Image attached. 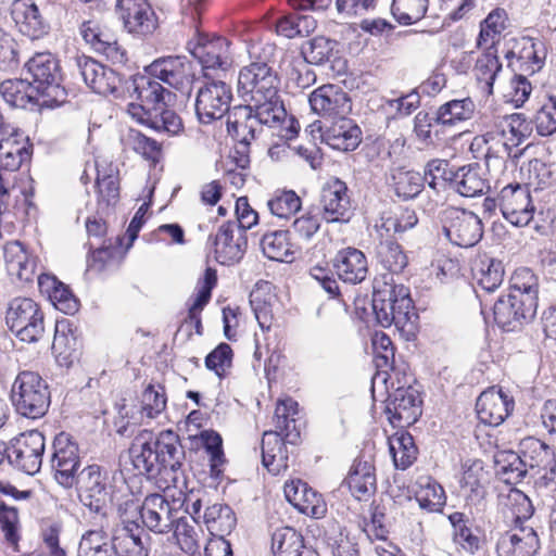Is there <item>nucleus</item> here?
I'll list each match as a JSON object with an SVG mask.
<instances>
[{
  "label": "nucleus",
  "instance_id": "44",
  "mask_svg": "<svg viewBox=\"0 0 556 556\" xmlns=\"http://www.w3.org/2000/svg\"><path fill=\"white\" fill-rule=\"evenodd\" d=\"M271 549L275 556H308L311 551L305 549L303 536L291 527L277 529L271 536Z\"/></svg>",
  "mask_w": 556,
  "mask_h": 556
},
{
  "label": "nucleus",
  "instance_id": "54",
  "mask_svg": "<svg viewBox=\"0 0 556 556\" xmlns=\"http://www.w3.org/2000/svg\"><path fill=\"white\" fill-rule=\"evenodd\" d=\"M298 413V403L292 399L280 400L275 409V422L278 433L283 434L285 439L294 444L300 437L299 432H292L290 427L294 424V415Z\"/></svg>",
  "mask_w": 556,
  "mask_h": 556
},
{
  "label": "nucleus",
  "instance_id": "11",
  "mask_svg": "<svg viewBox=\"0 0 556 556\" xmlns=\"http://www.w3.org/2000/svg\"><path fill=\"white\" fill-rule=\"evenodd\" d=\"M46 441L38 430H30L15 438L7 450L10 463L27 475H35L42 464Z\"/></svg>",
  "mask_w": 556,
  "mask_h": 556
},
{
  "label": "nucleus",
  "instance_id": "41",
  "mask_svg": "<svg viewBox=\"0 0 556 556\" xmlns=\"http://www.w3.org/2000/svg\"><path fill=\"white\" fill-rule=\"evenodd\" d=\"M476 104L471 98L453 99L440 105L434 122L442 126H455L473 117Z\"/></svg>",
  "mask_w": 556,
  "mask_h": 556
},
{
  "label": "nucleus",
  "instance_id": "17",
  "mask_svg": "<svg viewBox=\"0 0 556 556\" xmlns=\"http://www.w3.org/2000/svg\"><path fill=\"white\" fill-rule=\"evenodd\" d=\"M498 201L503 216L511 225L523 227L532 220L534 206L528 187L518 184L505 186Z\"/></svg>",
  "mask_w": 556,
  "mask_h": 556
},
{
  "label": "nucleus",
  "instance_id": "43",
  "mask_svg": "<svg viewBox=\"0 0 556 556\" xmlns=\"http://www.w3.org/2000/svg\"><path fill=\"white\" fill-rule=\"evenodd\" d=\"M416 501L421 509L429 513H440L446 503L444 489L431 477H420L416 482Z\"/></svg>",
  "mask_w": 556,
  "mask_h": 556
},
{
  "label": "nucleus",
  "instance_id": "8",
  "mask_svg": "<svg viewBox=\"0 0 556 556\" xmlns=\"http://www.w3.org/2000/svg\"><path fill=\"white\" fill-rule=\"evenodd\" d=\"M439 217L443 235L457 247H473L483 236L481 219L470 211L446 207L440 212Z\"/></svg>",
  "mask_w": 556,
  "mask_h": 556
},
{
  "label": "nucleus",
  "instance_id": "52",
  "mask_svg": "<svg viewBox=\"0 0 556 556\" xmlns=\"http://www.w3.org/2000/svg\"><path fill=\"white\" fill-rule=\"evenodd\" d=\"M426 179L417 172L396 168L391 173L390 184L399 198L409 200L421 192Z\"/></svg>",
  "mask_w": 556,
  "mask_h": 556
},
{
  "label": "nucleus",
  "instance_id": "50",
  "mask_svg": "<svg viewBox=\"0 0 556 556\" xmlns=\"http://www.w3.org/2000/svg\"><path fill=\"white\" fill-rule=\"evenodd\" d=\"M495 468L502 480L509 484L518 483L528 471L520 454L513 451L496 453Z\"/></svg>",
  "mask_w": 556,
  "mask_h": 556
},
{
  "label": "nucleus",
  "instance_id": "55",
  "mask_svg": "<svg viewBox=\"0 0 556 556\" xmlns=\"http://www.w3.org/2000/svg\"><path fill=\"white\" fill-rule=\"evenodd\" d=\"M377 260L391 273H401L408 263L402 247L392 240H386L379 243L377 247Z\"/></svg>",
  "mask_w": 556,
  "mask_h": 556
},
{
  "label": "nucleus",
  "instance_id": "57",
  "mask_svg": "<svg viewBox=\"0 0 556 556\" xmlns=\"http://www.w3.org/2000/svg\"><path fill=\"white\" fill-rule=\"evenodd\" d=\"M510 293L525 299L531 298L538 303L539 279L533 271L527 267L515 270L510 278Z\"/></svg>",
  "mask_w": 556,
  "mask_h": 556
},
{
  "label": "nucleus",
  "instance_id": "29",
  "mask_svg": "<svg viewBox=\"0 0 556 556\" xmlns=\"http://www.w3.org/2000/svg\"><path fill=\"white\" fill-rule=\"evenodd\" d=\"M130 457L139 473L147 475L149 478L163 476V468L154 447V435L151 431L144 430L135 438L130 447Z\"/></svg>",
  "mask_w": 556,
  "mask_h": 556
},
{
  "label": "nucleus",
  "instance_id": "56",
  "mask_svg": "<svg viewBox=\"0 0 556 556\" xmlns=\"http://www.w3.org/2000/svg\"><path fill=\"white\" fill-rule=\"evenodd\" d=\"M216 283V271L207 268L204 273L201 286L197 289V293L189 307V318L195 323L197 328L201 326L200 313L203 307L208 303L212 294V289Z\"/></svg>",
  "mask_w": 556,
  "mask_h": 556
},
{
  "label": "nucleus",
  "instance_id": "3",
  "mask_svg": "<svg viewBox=\"0 0 556 556\" xmlns=\"http://www.w3.org/2000/svg\"><path fill=\"white\" fill-rule=\"evenodd\" d=\"M372 308L376 318L382 327L394 325L396 328L405 330L413 326V301L409 289L404 285H387L381 288H375L372 298Z\"/></svg>",
  "mask_w": 556,
  "mask_h": 556
},
{
  "label": "nucleus",
  "instance_id": "42",
  "mask_svg": "<svg viewBox=\"0 0 556 556\" xmlns=\"http://www.w3.org/2000/svg\"><path fill=\"white\" fill-rule=\"evenodd\" d=\"M501 510L505 521L510 525V527L523 525L533 514L531 501L519 490H510L509 493L501 500Z\"/></svg>",
  "mask_w": 556,
  "mask_h": 556
},
{
  "label": "nucleus",
  "instance_id": "30",
  "mask_svg": "<svg viewBox=\"0 0 556 556\" xmlns=\"http://www.w3.org/2000/svg\"><path fill=\"white\" fill-rule=\"evenodd\" d=\"M11 16L18 30L30 39H38L48 33L49 25L33 0H14Z\"/></svg>",
  "mask_w": 556,
  "mask_h": 556
},
{
  "label": "nucleus",
  "instance_id": "32",
  "mask_svg": "<svg viewBox=\"0 0 556 556\" xmlns=\"http://www.w3.org/2000/svg\"><path fill=\"white\" fill-rule=\"evenodd\" d=\"M337 121L324 132V141L338 151H353L361 143V128L349 118L338 117Z\"/></svg>",
  "mask_w": 556,
  "mask_h": 556
},
{
  "label": "nucleus",
  "instance_id": "35",
  "mask_svg": "<svg viewBox=\"0 0 556 556\" xmlns=\"http://www.w3.org/2000/svg\"><path fill=\"white\" fill-rule=\"evenodd\" d=\"M345 482L356 500L367 501L376 491V476L372 464L367 460H355Z\"/></svg>",
  "mask_w": 556,
  "mask_h": 556
},
{
  "label": "nucleus",
  "instance_id": "45",
  "mask_svg": "<svg viewBox=\"0 0 556 556\" xmlns=\"http://www.w3.org/2000/svg\"><path fill=\"white\" fill-rule=\"evenodd\" d=\"M134 92L137 99L150 108L157 111L165 105V88L149 73L148 75L136 76L132 80ZM169 94V92H167Z\"/></svg>",
  "mask_w": 556,
  "mask_h": 556
},
{
  "label": "nucleus",
  "instance_id": "63",
  "mask_svg": "<svg viewBox=\"0 0 556 556\" xmlns=\"http://www.w3.org/2000/svg\"><path fill=\"white\" fill-rule=\"evenodd\" d=\"M533 123L541 136L556 132V97H549L536 111Z\"/></svg>",
  "mask_w": 556,
  "mask_h": 556
},
{
  "label": "nucleus",
  "instance_id": "64",
  "mask_svg": "<svg viewBox=\"0 0 556 556\" xmlns=\"http://www.w3.org/2000/svg\"><path fill=\"white\" fill-rule=\"evenodd\" d=\"M174 526V535L180 548L190 555L199 553L200 541L195 528L180 517Z\"/></svg>",
  "mask_w": 556,
  "mask_h": 556
},
{
  "label": "nucleus",
  "instance_id": "53",
  "mask_svg": "<svg viewBox=\"0 0 556 556\" xmlns=\"http://www.w3.org/2000/svg\"><path fill=\"white\" fill-rule=\"evenodd\" d=\"M390 453L397 469L405 470L417 457V447L409 433H400L389 441Z\"/></svg>",
  "mask_w": 556,
  "mask_h": 556
},
{
  "label": "nucleus",
  "instance_id": "47",
  "mask_svg": "<svg viewBox=\"0 0 556 556\" xmlns=\"http://www.w3.org/2000/svg\"><path fill=\"white\" fill-rule=\"evenodd\" d=\"M507 22L508 16L504 9L496 8L492 10L480 23V33L477 38V47H496L502 33L507 26Z\"/></svg>",
  "mask_w": 556,
  "mask_h": 556
},
{
  "label": "nucleus",
  "instance_id": "24",
  "mask_svg": "<svg viewBox=\"0 0 556 556\" xmlns=\"http://www.w3.org/2000/svg\"><path fill=\"white\" fill-rule=\"evenodd\" d=\"M148 73L168 86L185 91L188 90L192 81L190 63L185 56H167L152 62Z\"/></svg>",
  "mask_w": 556,
  "mask_h": 556
},
{
  "label": "nucleus",
  "instance_id": "33",
  "mask_svg": "<svg viewBox=\"0 0 556 556\" xmlns=\"http://www.w3.org/2000/svg\"><path fill=\"white\" fill-rule=\"evenodd\" d=\"M4 260L10 275L22 281H31L36 275L37 261L20 241L8 242L4 247Z\"/></svg>",
  "mask_w": 556,
  "mask_h": 556
},
{
  "label": "nucleus",
  "instance_id": "34",
  "mask_svg": "<svg viewBox=\"0 0 556 556\" xmlns=\"http://www.w3.org/2000/svg\"><path fill=\"white\" fill-rule=\"evenodd\" d=\"M38 286L41 293L49 296L56 309L64 314L72 315L78 311L79 303L72 291L54 276L40 274Z\"/></svg>",
  "mask_w": 556,
  "mask_h": 556
},
{
  "label": "nucleus",
  "instance_id": "61",
  "mask_svg": "<svg viewBox=\"0 0 556 556\" xmlns=\"http://www.w3.org/2000/svg\"><path fill=\"white\" fill-rule=\"evenodd\" d=\"M166 407V396L162 386L149 384L141 395V415L149 419L157 417Z\"/></svg>",
  "mask_w": 556,
  "mask_h": 556
},
{
  "label": "nucleus",
  "instance_id": "51",
  "mask_svg": "<svg viewBox=\"0 0 556 556\" xmlns=\"http://www.w3.org/2000/svg\"><path fill=\"white\" fill-rule=\"evenodd\" d=\"M519 454L527 468H546L553 460V453L547 444L529 437L520 442Z\"/></svg>",
  "mask_w": 556,
  "mask_h": 556
},
{
  "label": "nucleus",
  "instance_id": "13",
  "mask_svg": "<svg viewBox=\"0 0 556 556\" xmlns=\"http://www.w3.org/2000/svg\"><path fill=\"white\" fill-rule=\"evenodd\" d=\"M505 58L509 66L527 75L541 71L547 56V47L540 38L520 37L511 41Z\"/></svg>",
  "mask_w": 556,
  "mask_h": 556
},
{
  "label": "nucleus",
  "instance_id": "26",
  "mask_svg": "<svg viewBox=\"0 0 556 556\" xmlns=\"http://www.w3.org/2000/svg\"><path fill=\"white\" fill-rule=\"evenodd\" d=\"M514 408V401L501 389L490 388L483 391L476 403L479 420L489 426H500Z\"/></svg>",
  "mask_w": 556,
  "mask_h": 556
},
{
  "label": "nucleus",
  "instance_id": "23",
  "mask_svg": "<svg viewBox=\"0 0 556 556\" xmlns=\"http://www.w3.org/2000/svg\"><path fill=\"white\" fill-rule=\"evenodd\" d=\"M214 257L222 265L238 263L244 255L247 239L236 223L223 224L213 237Z\"/></svg>",
  "mask_w": 556,
  "mask_h": 556
},
{
  "label": "nucleus",
  "instance_id": "40",
  "mask_svg": "<svg viewBox=\"0 0 556 556\" xmlns=\"http://www.w3.org/2000/svg\"><path fill=\"white\" fill-rule=\"evenodd\" d=\"M483 51L475 59L473 74L482 89L491 94L494 81L502 70L496 47H482Z\"/></svg>",
  "mask_w": 556,
  "mask_h": 556
},
{
  "label": "nucleus",
  "instance_id": "14",
  "mask_svg": "<svg viewBox=\"0 0 556 556\" xmlns=\"http://www.w3.org/2000/svg\"><path fill=\"white\" fill-rule=\"evenodd\" d=\"M31 144L18 129L5 124L0 113V169L15 172L30 159Z\"/></svg>",
  "mask_w": 556,
  "mask_h": 556
},
{
  "label": "nucleus",
  "instance_id": "49",
  "mask_svg": "<svg viewBox=\"0 0 556 556\" xmlns=\"http://www.w3.org/2000/svg\"><path fill=\"white\" fill-rule=\"evenodd\" d=\"M455 190L463 197L473 198L480 195L488 188L486 180L476 166L459 168L453 178Z\"/></svg>",
  "mask_w": 556,
  "mask_h": 556
},
{
  "label": "nucleus",
  "instance_id": "21",
  "mask_svg": "<svg viewBox=\"0 0 556 556\" xmlns=\"http://www.w3.org/2000/svg\"><path fill=\"white\" fill-rule=\"evenodd\" d=\"M540 548L536 531L529 526L515 525L502 533L496 542L498 556H535Z\"/></svg>",
  "mask_w": 556,
  "mask_h": 556
},
{
  "label": "nucleus",
  "instance_id": "22",
  "mask_svg": "<svg viewBox=\"0 0 556 556\" xmlns=\"http://www.w3.org/2000/svg\"><path fill=\"white\" fill-rule=\"evenodd\" d=\"M178 509L163 495L154 493L146 496L140 516L143 525L155 533L169 532L179 519Z\"/></svg>",
  "mask_w": 556,
  "mask_h": 556
},
{
  "label": "nucleus",
  "instance_id": "38",
  "mask_svg": "<svg viewBox=\"0 0 556 556\" xmlns=\"http://www.w3.org/2000/svg\"><path fill=\"white\" fill-rule=\"evenodd\" d=\"M472 275L477 283L485 291L493 292L503 282L504 266L500 260L490 255H480L473 263Z\"/></svg>",
  "mask_w": 556,
  "mask_h": 556
},
{
  "label": "nucleus",
  "instance_id": "9",
  "mask_svg": "<svg viewBox=\"0 0 556 556\" xmlns=\"http://www.w3.org/2000/svg\"><path fill=\"white\" fill-rule=\"evenodd\" d=\"M279 92V78L265 62H252L238 74V93L244 102Z\"/></svg>",
  "mask_w": 556,
  "mask_h": 556
},
{
  "label": "nucleus",
  "instance_id": "5",
  "mask_svg": "<svg viewBox=\"0 0 556 556\" xmlns=\"http://www.w3.org/2000/svg\"><path fill=\"white\" fill-rule=\"evenodd\" d=\"M26 68L42 98L41 105L53 106L64 102L65 89L60 85L59 63L51 53H36L26 63Z\"/></svg>",
  "mask_w": 556,
  "mask_h": 556
},
{
  "label": "nucleus",
  "instance_id": "10",
  "mask_svg": "<svg viewBox=\"0 0 556 556\" xmlns=\"http://www.w3.org/2000/svg\"><path fill=\"white\" fill-rule=\"evenodd\" d=\"M232 100L231 87L223 80H207L199 88L195 99V113L199 121L210 124L229 112Z\"/></svg>",
  "mask_w": 556,
  "mask_h": 556
},
{
  "label": "nucleus",
  "instance_id": "36",
  "mask_svg": "<svg viewBox=\"0 0 556 556\" xmlns=\"http://www.w3.org/2000/svg\"><path fill=\"white\" fill-rule=\"evenodd\" d=\"M277 431H265L262 439V463L273 475H279L288 468V453Z\"/></svg>",
  "mask_w": 556,
  "mask_h": 556
},
{
  "label": "nucleus",
  "instance_id": "25",
  "mask_svg": "<svg viewBox=\"0 0 556 556\" xmlns=\"http://www.w3.org/2000/svg\"><path fill=\"white\" fill-rule=\"evenodd\" d=\"M80 75L86 85L99 94H113L122 85L119 74L90 58L78 60Z\"/></svg>",
  "mask_w": 556,
  "mask_h": 556
},
{
  "label": "nucleus",
  "instance_id": "1",
  "mask_svg": "<svg viewBox=\"0 0 556 556\" xmlns=\"http://www.w3.org/2000/svg\"><path fill=\"white\" fill-rule=\"evenodd\" d=\"M235 106L227 117V131L241 143L255 138L257 125L277 127L286 122L287 112L279 93L263 96Z\"/></svg>",
  "mask_w": 556,
  "mask_h": 556
},
{
  "label": "nucleus",
  "instance_id": "48",
  "mask_svg": "<svg viewBox=\"0 0 556 556\" xmlns=\"http://www.w3.org/2000/svg\"><path fill=\"white\" fill-rule=\"evenodd\" d=\"M202 518L212 535L225 536V534H229L236 526V517L232 509L223 504L207 506Z\"/></svg>",
  "mask_w": 556,
  "mask_h": 556
},
{
  "label": "nucleus",
  "instance_id": "60",
  "mask_svg": "<svg viewBox=\"0 0 556 556\" xmlns=\"http://www.w3.org/2000/svg\"><path fill=\"white\" fill-rule=\"evenodd\" d=\"M270 213L279 218H289L302 205L300 197L292 190L277 191L267 202Z\"/></svg>",
  "mask_w": 556,
  "mask_h": 556
},
{
  "label": "nucleus",
  "instance_id": "39",
  "mask_svg": "<svg viewBox=\"0 0 556 556\" xmlns=\"http://www.w3.org/2000/svg\"><path fill=\"white\" fill-rule=\"evenodd\" d=\"M149 536L142 529L125 527L113 539V548L116 556H149Z\"/></svg>",
  "mask_w": 556,
  "mask_h": 556
},
{
  "label": "nucleus",
  "instance_id": "27",
  "mask_svg": "<svg viewBox=\"0 0 556 556\" xmlns=\"http://www.w3.org/2000/svg\"><path fill=\"white\" fill-rule=\"evenodd\" d=\"M154 447L163 468V476L176 483L185 456L179 437L172 430L162 431L154 437Z\"/></svg>",
  "mask_w": 556,
  "mask_h": 556
},
{
  "label": "nucleus",
  "instance_id": "62",
  "mask_svg": "<svg viewBox=\"0 0 556 556\" xmlns=\"http://www.w3.org/2000/svg\"><path fill=\"white\" fill-rule=\"evenodd\" d=\"M334 45V41L326 37H315L303 47L302 54L306 63L319 65L330 59Z\"/></svg>",
  "mask_w": 556,
  "mask_h": 556
},
{
  "label": "nucleus",
  "instance_id": "2",
  "mask_svg": "<svg viewBox=\"0 0 556 556\" xmlns=\"http://www.w3.org/2000/svg\"><path fill=\"white\" fill-rule=\"evenodd\" d=\"M481 123L484 131L475 138V142L486 146V157L509 155L511 149L521 144L531 134L529 123L520 113L484 114Z\"/></svg>",
  "mask_w": 556,
  "mask_h": 556
},
{
  "label": "nucleus",
  "instance_id": "12",
  "mask_svg": "<svg viewBox=\"0 0 556 556\" xmlns=\"http://www.w3.org/2000/svg\"><path fill=\"white\" fill-rule=\"evenodd\" d=\"M79 467L78 445L68 434L59 433L53 441L51 457V468L55 481L65 489L72 488L76 482Z\"/></svg>",
  "mask_w": 556,
  "mask_h": 556
},
{
  "label": "nucleus",
  "instance_id": "59",
  "mask_svg": "<svg viewBox=\"0 0 556 556\" xmlns=\"http://www.w3.org/2000/svg\"><path fill=\"white\" fill-rule=\"evenodd\" d=\"M418 223L415 211L402 208L400 211L384 212L381 216L380 227L388 233L404 232L412 229Z\"/></svg>",
  "mask_w": 556,
  "mask_h": 556
},
{
  "label": "nucleus",
  "instance_id": "37",
  "mask_svg": "<svg viewBox=\"0 0 556 556\" xmlns=\"http://www.w3.org/2000/svg\"><path fill=\"white\" fill-rule=\"evenodd\" d=\"M0 94L7 103L15 108L28 104L41 105L40 93L27 79H8L0 84Z\"/></svg>",
  "mask_w": 556,
  "mask_h": 556
},
{
  "label": "nucleus",
  "instance_id": "7",
  "mask_svg": "<svg viewBox=\"0 0 556 556\" xmlns=\"http://www.w3.org/2000/svg\"><path fill=\"white\" fill-rule=\"evenodd\" d=\"M5 321L10 330L27 343L39 341L45 332L43 313L28 298H17L10 302Z\"/></svg>",
  "mask_w": 556,
  "mask_h": 556
},
{
  "label": "nucleus",
  "instance_id": "19",
  "mask_svg": "<svg viewBox=\"0 0 556 556\" xmlns=\"http://www.w3.org/2000/svg\"><path fill=\"white\" fill-rule=\"evenodd\" d=\"M314 114L323 118H338L351 112V101L346 92L337 85L327 84L316 88L308 97Z\"/></svg>",
  "mask_w": 556,
  "mask_h": 556
},
{
  "label": "nucleus",
  "instance_id": "46",
  "mask_svg": "<svg viewBox=\"0 0 556 556\" xmlns=\"http://www.w3.org/2000/svg\"><path fill=\"white\" fill-rule=\"evenodd\" d=\"M261 248L264 255L273 261L292 262L294 258L295 250L286 230L265 233L261 240Z\"/></svg>",
  "mask_w": 556,
  "mask_h": 556
},
{
  "label": "nucleus",
  "instance_id": "16",
  "mask_svg": "<svg viewBox=\"0 0 556 556\" xmlns=\"http://www.w3.org/2000/svg\"><path fill=\"white\" fill-rule=\"evenodd\" d=\"M386 414L393 427L415 424L421 415L419 391L412 386L397 387L387 403Z\"/></svg>",
  "mask_w": 556,
  "mask_h": 556
},
{
  "label": "nucleus",
  "instance_id": "18",
  "mask_svg": "<svg viewBox=\"0 0 556 556\" xmlns=\"http://www.w3.org/2000/svg\"><path fill=\"white\" fill-rule=\"evenodd\" d=\"M116 9L129 34L149 36L159 26L157 17L147 0H117Z\"/></svg>",
  "mask_w": 556,
  "mask_h": 556
},
{
  "label": "nucleus",
  "instance_id": "4",
  "mask_svg": "<svg viewBox=\"0 0 556 556\" xmlns=\"http://www.w3.org/2000/svg\"><path fill=\"white\" fill-rule=\"evenodd\" d=\"M10 397L16 412L27 418L42 417L50 406L47 382L29 370L21 371L14 379Z\"/></svg>",
  "mask_w": 556,
  "mask_h": 556
},
{
  "label": "nucleus",
  "instance_id": "31",
  "mask_svg": "<svg viewBox=\"0 0 556 556\" xmlns=\"http://www.w3.org/2000/svg\"><path fill=\"white\" fill-rule=\"evenodd\" d=\"M333 268L343 282L356 285L366 279L367 258L362 251L346 248L337 253L333 258Z\"/></svg>",
  "mask_w": 556,
  "mask_h": 556
},
{
  "label": "nucleus",
  "instance_id": "15",
  "mask_svg": "<svg viewBox=\"0 0 556 556\" xmlns=\"http://www.w3.org/2000/svg\"><path fill=\"white\" fill-rule=\"evenodd\" d=\"M538 303L531 298L509 293L501 296L494 304L493 313L496 324L507 331H513L522 324L533 319L536 314Z\"/></svg>",
  "mask_w": 556,
  "mask_h": 556
},
{
  "label": "nucleus",
  "instance_id": "28",
  "mask_svg": "<svg viewBox=\"0 0 556 556\" xmlns=\"http://www.w3.org/2000/svg\"><path fill=\"white\" fill-rule=\"evenodd\" d=\"M323 216L328 223L348 220L351 201L345 182L340 179L329 181L321 191Z\"/></svg>",
  "mask_w": 556,
  "mask_h": 556
},
{
  "label": "nucleus",
  "instance_id": "6",
  "mask_svg": "<svg viewBox=\"0 0 556 556\" xmlns=\"http://www.w3.org/2000/svg\"><path fill=\"white\" fill-rule=\"evenodd\" d=\"M80 502L98 514L105 515L113 496L112 479L99 465H89L80 470L76 482Z\"/></svg>",
  "mask_w": 556,
  "mask_h": 556
},
{
  "label": "nucleus",
  "instance_id": "58",
  "mask_svg": "<svg viewBox=\"0 0 556 556\" xmlns=\"http://www.w3.org/2000/svg\"><path fill=\"white\" fill-rule=\"evenodd\" d=\"M429 5V0H393L392 13L403 24H414L420 21Z\"/></svg>",
  "mask_w": 556,
  "mask_h": 556
},
{
  "label": "nucleus",
  "instance_id": "20",
  "mask_svg": "<svg viewBox=\"0 0 556 556\" xmlns=\"http://www.w3.org/2000/svg\"><path fill=\"white\" fill-rule=\"evenodd\" d=\"M228 47L229 42L226 38H208L202 34H198L187 43L188 51L199 61L205 71V77L208 76L206 73L208 70L226 68L228 65Z\"/></svg>",
  "mask_w": 556,
  "mask_h": 556
}]
</instances>
